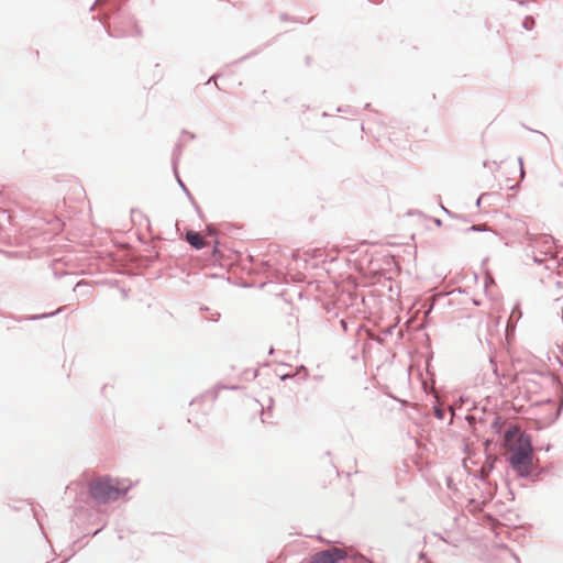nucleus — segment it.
<instances>
[{"mask_svg":"<svg viewBox=\"0 0 563 563\" xmlns=\"http://www.w3.org/2000/svg\"><path fill=\"white\" fill-rule=\"evenodd\" d=\"M477 230H481V229L478 227H475V225L470 228V231H477Z\"/></svg>","mask_w":563,"mask_h":563,"instance_id":"obj_6","label":"nucleus"},{"mask_svg":"<svg viewBox=\"0 0 563 563\" xmlns=\"http://www.w3.org/2000/svg\"><path fill=\"white\" fill-rule=\"evenodd\" d=\"M186 240L191 246H194L197 250H200L206 245L203 238L198 232H187Z\"/></svg>","mask_w":563,"mask_h":563,"instance_id":"obj_4","label":"nucleus"},{"mask_svg":"<svg viewBox=\"0 0 563 563\" xmlns=\"http://www.w3.org/2000/svg\"><path fill=\"white\" fill-rule=\"evenodd\" d=\"M345 552L341 549L333 548L317 553L309 563H338L343 560Z\"/></svg>","mask_w":563,"mask_h":563,"instance_id":"obj_3","label":"nucleus"},{"mask_svg":"<svg viewBox=\"0 0 563 563\" xmlns=\"http://www.w3.org/2000/svg\"><path fill=\"white\" fill-rule=\"evenodd\" d=\"M128 488L122 482L107 476L95 478L89 484L91 497L102 504L118 499Z\"/></svg>","mask_w":563,"mask_h":563,"instance_id":"obj_2","label":"nucleus"},{"mask_svg":"<svg viewBox=\"0 0 563 563\" xmlns=\"http://www.w3.org/2000/svg\"><path fill=\"white\" fill-rule=\"evenodd\" d=\"M522 24H523V27H525L526 30H531V29L533 27V25H534V20H533V18H531V16H527V18L523 20V23H522Z\"/></svg>","mask_w":563,"mask_h":563,"instance_id":"obj_5","label":"nucleus"},{"mask_svg":"<svg viewBox=\"0 0 563 563\" xmlns=\"http://www.w3.org/2000/svg\"><path fill=\"white\" fill-rule=\"evenodd\" d=\"M504 446L510 454L508 461L520 475L527 476L532 467V445L530 438L517 426L509 427L504 434Z\"/></svg>","mask_w":563,"mask_h":563,"instance_id":"obj_1","label":"nucleus"}]
</instances>
